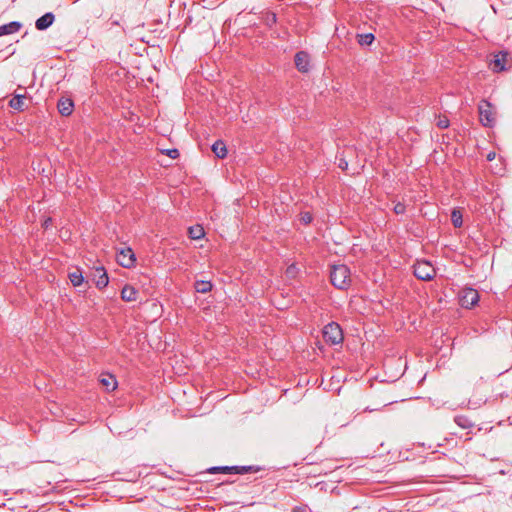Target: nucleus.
<instances>
[{
    "label": "nucleus",
    "instance_id": "f257e3e1",
    "mask_svg": "<svg viewBox=\"0 0 512 512\" xmlns=\"http://www.w3.org/2000/svg\"><path fill=\"white\" fill-rule=\"evenodd\" d=\"M330 279L335 288L347 289L350 284V269L344 264L335 265L330 272Z\"/></svg>",
    "mask_w": 512,
    "mask_h": 512
},
{
    "label": "nucleus",
    "instance_id": "f03ea898",
    "mask_svg": "<svg viewBox=\"0 0 512 512\" xmlns=\"http://www.w3.org/2000/svg\"><path fill=\"white\" fill-rule=\"evenodd\" d=\"M261 470V467L255 465H243V466H213L210 467L207 472L210 474L224 473V474H247L257 473Z\"/></svg>",
    "mask_w": 512,
    "mask_h": 512
},
{
    "label": "nucleus",
    "instance_id": "7ed1b4c3",
    "mask_svg": "<svg viewBox=\"0 0 512 512\" xmlns=\"http://www.w3.org/2000/svg\"><path fill=\"white\" fill-rule=\"evenodd\" d=\"M479 120L484 127L492 128L496 123L493 105L486 99L478 104Z\"/></svg>",
    "mask_w": 512,
    "mask_h": 512
},
{
    "label": "nucleus",
    "instance_id": "20e7f679",
    "mask_svg": "<svg viewBox=\"0 0 512 512\" xmlns=\"http://www.w3.org/2000/svg\"><path fill=\"white\" fill-rule=\"evenodd\" d=\"M413 273L416 278L423 281H430L436 275L435 268L426 260L417 261L413 265Z\"/></svg>",
    "mask_w": 512,
    "mask_h": 512
},
{
    "label": "nucleus",
    "instance_id": "39448f33",
    "mask_svg": "<svg viewBox=\"0 0 512 512\" xmlns=\"http://www.w3.org/2000/svg\"><path fill=\"white\" fill-rule=\"evenodd\" d=\"M323 338L326 343L332 345L341 343L343 341V332L340 325L336 322L328 323L323 329Z\"/></svg>",
    "mask_w": 512,
    "mask_h": 512
},
{
    "label": "nucleus",
    "instance_id": "423d86ee",
    "mask_svg": "<svg viewBox=\"0 0 512 512\" xmlns=\"http://www.w3.org/2000/svg\"><path fill=\"white\" fill-rule=\"evenodd\" d=\"M479 301V293L474 288H464L459 293V303L463 308L470 309Z\"/></svg>",
    "mask_w": 512,
    "mask_h": 512
},
{
    "label": "nucleus",
    "instance_id": "0eeeda50",
    "mask_svg": "<svg viewBox=\"0 0 512 512\" xmlns=\"http://www.w3.org/2000/svg\"><path fill=\"white\" fill-rule=\"evenodd\" d=\"M117 263L124 268H132L136 263V256L130 247L122 248L116 255Z\"/></svg>",
    "mask_w": 512,
    "mask_h": 512
},
{
    "label": "nucleus",
    "instance_id": "6e6552de",
    "mask_svg": "<svg viewBox=\"0 0 512 512\" xmlns=\"http://www.w3.org/2000/svg\"><path fill=\"white\" fill-rule=\"evenodd\" d=\"M295 65L298 71L307 73L310 69V55L305 51H299L295 54Z\"/></svg>",
    "mask_w": 512,
    "mask_h": 512
},
{
    "label": "nucleus",
    "instance_id": "1a4fd4ad",
    "mask_svg": "<svg viewBox=\"0 0 512 512\" xmlns=\"http://www.w3.org/2000/svg\"><path fill=\"white\" fill-rule=\"evenodd\" d=\"M508 53L505 51H500L499 53L495 54L493 59L490 62V65L492 67V70L494 72H502L506 70V60H507Z\"/></svg>",
    "mask_w": 512,
    "mask_h": 512
},
{
    "label": "nucleus",
    "instance_id": "9d476101",
    "mask_svg": "<svg viewBox=\"0 0 512 512\" xmlns=\"http://www.w3.org/2000/svg\"><path fill=\"white\" fill-rule=\"evenodd\" d=\"M54 20V14L52 12H47L36 20L35 27L39 31H44L53 24Z\"/></svg>",
    "mask_w": 512,
    "mask_h": 512
},
{
    "label": "nucleus",
    "instance_id": "9b49d317",
    "mask_svg": "<svg viewBox=\"0 0 512 512\" xmlns=\"http://www.w3.org/2000/svg\"><path fill=\"white\" fill-rule=\"evenodd\" d=\"M57 108L62 116H70L74 109V103L70 98H60L57 103Z\"/></svg>",
    "mask_w": 512,
    "mask_h": 512
},
{
    "label": "nucleus",
    "instance_id": "f8f14e48",
    "mask_svg": "<svg viewBox=\"0 0 512 512\" xmlns=\"http://www.w3.org/2000/svg\"><path fill=\"white\" fill-rule=\"evenodd\" d=\"M109 283L107 271L103 266L97 267L95 270V285L99 289L105 288Z\"/></svg>",
    "mask_w": 512,
    "mask_h": 512
},
{
    "label": "nucleus",
    "instance_id": "ddd939ff",
    "mask_svg": "<svg viewBox=\"0 0 512 512\" xmlns=\"http://www.w3.org/2000/svg\"><path fill=\"white\" fill-rule=\"evenodd\" d=\"M138 291L131 285H125L121 290V299L125 302H132L137 299Z\"/></svg>",
    "mask_w": 512,
    "mask_h": 512
},
{
    "label": "nucleus",
    "instance_id": "4468645a",
    "mask_svg": "<svg viewBox=\"0 0 512 512\" xmlns=\"http://www.w3.org/2000/svg\"><path fill=\"white\" fill-rule=\"evenodd\" d=\"M21 28V23L17 21H12L8 24H4L0 26V36L13 34L19 31Z\"/></svg>",
    "mask_w": 512,
    "mask_h": 512
},
{
    "label": "nucleus",
    "instance_id": "2eb2a0df",
    "mask_svg": "<svg viewBox=\"0 0 512 512\" xmlns=\"http://www.w3.org/2000/svg\"><path fill=\"white\" fill-rule=\"evenodd\" d=\"M213 153L220 159L227 156V147L222 140H217L211 147Z\"/></svg>",
    "mask_w": 512,
    "mask_h": 512
},
{
    "label": "nucleus",
    "instance_id": "dca6fc26",
    "mask_svg": "<svg viewBox=\"0 0 512 512\" xmlns=\"http://www.w3.org/2000/svg\"><path fill=\"white\" fill-rule=\"evenodd\" d=\"M101 384L106 388L107 391H113L117 387V381L115 377L111 374L103 376L100 379Z\"/></svg>",
    "mask_w": 512,
    "mask_h": 512
},
{
    "label": "nucleus",
    "instance_id": "f3484780",
    "mask_svg": "<svg viewBox=\"0 0 512 512\" xmlns=\"http://www.w3.org/2000/svg\"><path fill=\"white\" fill-rule=\"evenodd\" d=\"M212 283L206 280H197L194 283V288L198 293H208L212 290Z\"/></svg>",
    "mask_w": 512,
    "mask_h": 512
},
{
    "label": "nucleus",
    "instance_id": "a211bd4d",
    "mask_svg": "<svg viewBox=\"0 0 512 512\" xmlns=\"http://www.w3.org/2000/svg\"><path fill=\"white\" fill-rule=\"evenodd\" d=\"M24 95H15L10 101L9 106L17 111H24Z\"/></svg>",
    "mask_w": 512,
    "mask_h": 512
},
{
    "label": "nucleus",
    "instance_id": "6ab92c4d",
    "mask_svg": "<svg viewBox=\"0 0 512 512\" xmlns=\"http://www.w3.org/2000/svg\"><path fill=\"white\" fill-rule=\"evenodd\" d=\"M189 237L193 240H199L204 237L205 232L202 226L196 225L189 227L188 229Z\"/></svg>",
    "mask_w": 512,
    "mask_h": 512
},
{
    "label": "nucleus",
    "instance_id": "aec40b11",
    "mask_svg": "<svg viewBox=\"0 0 512 512\" xmlns=\"http://www.w3.org/2000/svg\"><path fill=\"white\" fill-rule=\"evenodd\" d=\"M454 422L461 428L467 429L473 426L471 420L464 415H457L454 417Z\"/></svg>",
    "mask_w": 512,
    "mask_h": 512
},
{
    "label": "nucleus",
    "instance_id": "412c9836",
    "mask_svg": "<svg viewBox=\"0 0 512 512\" xmlns=\"http://www.w3.org/2000/svg\"><path fill=\"white\" fill-rule=\"evenodd\" d=\"M69 279L74 287H78L84 282V277L79 270L69 273Z\"/></svg>",
    "mask_w": 512,
    "mask_h": 512
},
{
    "label": "nucleus",
    "instance_id": "4be33fe9",
    "mask_svg": "<svg viewBox=\"0 0 512 512\" xmlns=\"http://www.w3.org/2000/svg\"><path fill=\"white\" fill-rule=\"evenodd\" d=\"M451 221L455 228H460L463 225L462 213L457 209H453L451 213Z\"/></svg>",
    "mask_w": 512,
    "mask_h": 512
},
{
    "label": "nucleus",
    "instance_id": "5701e85b",
    "mask_svg": "<svg viewBox=\"0 0 512 512\" xmlns=\"http://www.w3.org/2000/svg\"><path fill=\"white\" fill-rule=\"evenodd\" d=\"M374 39H375V37L372 33H364V34L358 35V43L361 46H368V45L372 44Z\"/></svg>",
    "mask_w": 512,
    "mask_h": 512
},
{
    "label": "nucleus",
    "instance_id": "b1692460",
    "mask_svg": "<svg viewBox=\"0 0 512 512\" xmlns=\"http://www.w3.org/2000/svg\"><path fill=\"white\" fill-rule=\"evenodd\" d=\"M263 21L268 27H272L277 21V16L273 12H266L263 16Z\"/></svg>",
    "mask_w": 512,
    "mask_h": 512
},
{
    "label": "nucleus",
    "instance_id": "393cba45",
    "mask_svg": "<svg viewBox=\"0 0 512 512\" xmlns=\"http://www.w3.org/2000/svg\"><path fill=\"white\" fill-rule=\"evenodd\" d=\"M163 153L166 154L167 156H169L172 159H176V158L179 157V151L176 148L166 149V150L163 151Z\"/></svg>",
    "mask_w": 512,
    "mask_h": 512
},
{
    "label": "nucleus",
    "instance_id": "a878e982",
    "mask_svg": "<svg viewBox=\"0 0 512 512\" xmlns=\"http://www.w3.org/2000/svg\"><path fill=\"white\" fill-rule=\"evenodd\" d=\"M393 210L396 214H404L406 211V206L404 203L398 202L394 205Z\"/></svg>",
    "mask_w": 512,
    "mask_h": 512
},
{
    "label": "nucleus",
    "instance_id": "bb28decb",
    "mask_svg": "<svg viewBox=\"0 0 512 512\" xmlns=\"http://www.w3.org/2000/svg\"><path fill=\"white\" fill-rule=\"evenodd\" d=\"M313 220L312 215L309 212H305L301 214V222L305 225L310 224Z\"/></svg>",
    "mask_w": 512,
    "mask_h": 512
},
{
    "label": "nucleus",
    "instance_id": "cd10ccee",
    "mask_svg": "<svg viewBox=\"0 0 512 512\" xmlns=\"http://www.w3.org/2000/svg\"><path fill=\"white\" fill-rule=\"evenodd\" d=\"M437 126L441 129H445L449 126V120L446 117L439 118L437 121Z\"/></svg>",
    "mask_w": 512,
    "mask_h": 512
},
{
    "label": "nucleus",
    "instance_id": "c85d7f7f",
    "mask_svg": "<svg viewBox=\"0 0 512 512\" xmlns=\"http://www.w3.org/2000/svg\"><path fill=\"white\" fill-rule=\"evenodd\" d=\"M338 167L342 170H346L348 168V162L344 158H340Z\"/></svg>",
    "mask_w": 512,
    "mask_h": 512
},
{
    "label": "nucleus",
    "instance_id": "c756f323",
    "mask_svg": "<svg viewBox=\"0 0 512 512\" xmlns=\"http://www.w3.org/2000/svg\"><path fill=\"white\" fill-rule=\"evenodd\" d=\"M296 273V266L294 264L290 265L287 270H286V274L288 276H294V274Z\"/></svg>",
    "mask_w": 512,
    "mask_h": 512
},
{
    "label": "nucleus",
    "instance_id": "7c9ffc66",
    "mask_svg": "<svg viewBox=\"0 0 512 512\" xmlns=\"http://www.w3.org/2000/svg\"><path fill=\"white\" fill-rule=\"evenodd\" d=\"M292 512H307L306 506H296L293 508Z\"/></svg>",
    "mask_w": 512,
    "mask_h": 512
},
{
    "label": "nucleus",
    "instance_id": "2f4dec72",
    "mask_svg": "<svg viewBox=\"0 0 512 512\" xmlns=\"http://www.w3.org/2000/svg\"><path fill=\"white\" fill-rule=\"evenodd\" d=\"M495 156H496V153H495V152H489V153L487 154V160H488V161H492V160H494V159H495Z\"/></svg>",
    "mask_w": 512,
    "mask_h": 512
},
{
    "label": "nucleus",
    "instance_id": "473e14b6",
    "mask_svg": "<svg viewBox=\"0 0 512 512\" xmlns=\"http://www.w3.org/2000/svg\"><path fill=\"white\" fill-rule=\"evenodd\" d=\"M378 410H379V408H371V407H366L364 409V411H369V412L378 411Z\"/></svg>",
    "mask_w": 512,
    "mask_h": 512
},
{
    "label": "nucleus",
    "instance_id": "72a5a7b5",
    "mask_svg": "<svg viewBox=\"0 0 512 512\" xmlns=\"http://www.w3.org/2000/svg\"><path fill=\"white\" fill-rule=\"evenodd\" d=\"M112 20V25H119V21L118 20H113V18H111Z\"/></svg>",
    "mask_w": 512,
    "mask_h": 512
},
{
    "label": "nucleus",
    "instance_id": "f704fd0d",
    "mask_svg": "<svg viewBox=\"0 0 512 512\" xmlns=\"http://www.w3.org/2000/svg\"><path fill=\"white\" fill-rule=\"evenodd\" d=\"M49 221H50V219H48V220H46V221H45V223H44V226H45V227H48V225H49Z\"/></svg>",
    "mask_w": 512,
    "mask_h": 512
}]
</instances>
